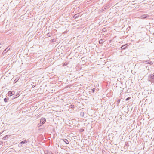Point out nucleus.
<instances>
[{
	"mask_svg": "<svg viewBox=\"0 0 154 154\" xmlns=\"http://www.w3.org/2000/svg\"><path fill=\"white\" fill-rule=\"evenodd\" d=\"M7 100L8 99L6 98H4V102H7Z\"/></svg>",
	"mask_w": 154,
	"mask_h": 154,
	"instance_id": "17",
	"label": "nucleus"
},
{
	"mask_svg": "<svg viewBox=\"0 0 154 154\" xmlns=\"http://www.w3.org/2000/svg\"><path fill=\"white\" fill-rule=\"evenodd\" d=\"M102 31L104 32H105L106 31V30L105 28H103L102 29Z\"/></svg>",
	"mask_w": 154,
	"mask_h": 154,
	"instance_id": "15",
	"label": "nucleus"
},
{
	"mask_svg": "<svg viewBox=\"0 0 154 154\" xmlns=\"http://www.w3.org/2000/svg\"><path fill=\"white\" fill-rule=\"evenodd\" d=\"M149 15L147 14H144L143 15H142L140 17V18L141 19H144L146 18H148L149 17Z\"/></svg>",
	"mask_w": 154,
	"mask_h": 154,
	"instance_id": "3",
	"label": "nucleus"
},
{
	"mask_svg": "<svg viewBox=\"0 0 154 154\" xmlns=\"http://www.w3.org/2000/svg\"><path fill=\"white\" fill-rule=\"evenodd\" d=\"M148 64H150V65H152L153 64V63L151 61H149V60H148Z\"/></svg>",
	"mask_w": 154,
	"mask_h": 154,
	"instance_id": "13",
	"label": "nucleus"
},
{
	"mask_svg": "<svg viewBox=\"0 0 154 154\" xmlns=\"http://www.w3.org/2000/svg\"><path fill=\"white\" fill-rule=\"evenodd\" d=\"M130 99H131V97H128L125 99V101H128V100H129Z\"/></svg>",
	"mask_w": 154,
	"mask_h": 154,
	"instance_id": "18",
	"label": "nucleus"
},
{
	"mask_svg": "<svg viewBox=\"0 0 154 154\" xmlns=\"http://www.w3.org/2000/svg\"><path fill=\"white\" fill-rule=\"evenodd\" d=\"M46 122V119L45 118H42L40 119V122L42 124H43Z\"/></svg>",
	"mask_w": 154,
	"mask_h": 154,
	"instance_id": "4",
	"label": "nucleus"
},
{
	"mask_svg": "<svg viewBox=\"0 0 154 154\" xmlns=\"http://www.w3.org/2000/svg\"><path fill=\"white\" fill-rule=\"evenodd\" d=\"M69 107L71 108H73L74 107V105L72 104L69 106Z\"/></svg>",
	"mask_w": 154,
	"mask_h": 154,
	"instance_id": "11",
	"label": "nucleus"
},
{
	"mask_svg": "<svg viewBox=\"0 0 154 154\" xmlns=\"http://www.w3.org/2000/svg\"><path fill=\"white\" fill-rule=\"evenodd\" d=\"M103 43V40L101 39L99 41V43L100 44H102Z\"/></svg>",
	"mask_w": 154,
	"mask_h": 154,
	"instance_id": "12",
	"label": "nucleus"
},
{
	"mask_svg": "<svg viewBox=\"0 0 154 154\" xmlns=\"http://www.w3.org/2000/svg\"><path fill=\"white\" fill-rule=\"evenodd\" d=\"M95 89L94 88H93L92 89V92H94L95 91Z\"/></svg>",
	"mask_w": 154,
	"mask_h": 154,
	"instance_id": "21",
	"label": "nucleus"
},
{
	"mask_svg": "<svg viewBox=\"0 0 154 154\" xmlns=\"http://www.w3.org/2000/svg\"><path fill=\"white\" fill-rule=\"evenodd\" d=\"M29 142V141H26V140H24L21 141L20 143L19 144V146L20 147H21L22 146V144L26 143L27 142Z\"/></svg>",
	"mask_w": 154,
	"mask_h": 154,
	"instance_id": "2",
	"label": "nucleus"
},
{
	"mask_svg": "<svg viewBox=\"0 0 154 154\" xmlns=\"http://www.w3.org/2000/svg\"><path fill=\"white\" fill-rule=\"evenodd\" d=\"M127 45H128L127 44L125 45H124L121 47V48L122 49H125V48H126Z\"/></svg>",
	"mask_w": 154,
	"mask_h": 154,
	"instance_id": "6",
	"label": "nucleus"
},
{
	"mask_svg": "<svg viewBox=\"0 0 154 154\" xmlns=\"http://www.w3.org/2000/svg\"><path fill=\"white\" fill-rule=\"evenodd\" d=\"M51 33H48L47 34V36L48 37H51Z\"/></svg>",
	"mask_w": 154,
	"mask_h": 154,
	"instance_id": "14",
	"label": "nucleus"
},
{
	"mask_svg": "<svg viewBox=\"0 0 154 154\" xmlns=\"http://www.w3.org/2000/svg\"><path fill=\"white\" fill-rule=\"evenodd\" d=\"M63 65H64V66H66V64H65V63H64V64Z\"/></svg>",
	"mask_w": 154,
	"mask_h": 154,
	"instance_id": "24",
	"label": "nucleus"
},
{
	"mask_svg": "<svg viewBox=\"0 0 154 154\" xmlns=\"http://www.w3.org/2000/svg\"><path fill=\"white\" fill-rule=\"evenodd\" d=\"M79 15V14H76L74 15L73 17L75 18H76L78 17Z\"/></svg>",
	"mask_w": 154,
	"mask_h": 154,
	"instance_id": "9",
	"label": "nucleus"
},
{
	"mask_svg": "<svg viewBox=\"0 0 154 154\" xmlns=\"http://www.w3.org/2000/svg\"><path fill=\"white\" fill-rule=\"evenodd\" d=\"M148 80L152 82H154V74H150L148 78Z\"/></svg>",
	"mask_w": 154,
	"mask_h": 154,
	"instance_id": "1",
	"label": "nucleus"
},
{
	"mask_svg": "<svg viewBox=\"0 0 154 154\" xmlns=\"http://www.w3.org/2000/svg\"><path fill=\"white\" fill-rule=\"evenodd\" d=\"M42 124H41V123L40 122L38 124V127H40L41 126Z\"/></svg>",
	"mask_w": 154,
	"mask_h": 154,
	"instance_id": "16",
	"label": "nucleus"
},
{
	"mask_svg": "<svg viewBox=\"0 0 154 154\" xmlns=\"http://www.w3.org/2000/svg\"><path fill=\"white\" fill-rule=\"evenodd\" d=\"M16 97H16V96H14L13 97V98H16Z\"/></svg>",
	"mask_w": 154,
	"mask_h": 154,
	"instance_id": "23",
	"label": "nucleus"
},
{
	"mask_svg": "<svg viewBox=\"0 0 154 154\" xmlns=\"http://www.w3.org/2000/svg\"><path fill=\"white\" fill-rule=\"evenodd\" d=\"M143 63H146V64H148V60H144L143 61Z\"/></svg>",
	"mask_w": 154,
	"mask_h": 154,
	"instance_id": "10",
	"label": "nucleus"
},
{
	"mask_svg": "<svg viewBox=\"0 0 154 154\" xmlns=\"http://www.w3.org/2000/svg\"><path fill=\"white\" fill-rule=\"evenodd\" d=\"M3 144V143L2 142H0V145L2 146Z\"/></svg>",
	"mask_w": 154,
	"mask_h": 154,
	"instance_id": "19",
	"label": "nucleus"
},
{
	"mask_svg": "<svg viewBox=\"0 0 154 154\" xmlns=\"http://www.w3.org/2000/svg\"><path fill=\"white\" fill-rule=\"evenodd\" d=\"M120 99H119L118 100V102L119 103L120 102Z\"/></svg>",
	"mask_w": 154,
	"mask_h": 154,
	"instance_id": "22",
	"label": "nucleus"
},
{
	"mask_svg": "<svg viewBox=\"0 0 154 154\" xmlns=\"http://www.w3.org/2000/svg\"><path fill=\"white\" fill-rule=\"evenodd\" d=\"M10 49V48H9L8 47H7L5 50L3 51V53H6Z\"/></svg>",
	"mask_w": 154,
	"mask_h": 154,
	"instance_id": "8",
	"label": "nucleus"
},
{
	"mask_svg": "<svg viewBox=\"0 0 154 154\" xmlns=\"http://www.w3.org/2000/svg\"><path fill=\"white\" fill-rule=\"evenodd\" d=\"M14 94V91H13L12 92L11 91H9L8 92V96H12Z\"/></svg>",
	"mask_w": 154,
	"mask_h": 154,
	"instance_id": "5",
	"label": "nucleus"
},
{
	"mask_svg": "<svg viewBox=\"0 0 154 154\" xmlns=\"http://www.w3.org/2000/svg\"><path fill=\"white\" fill-rule=\"evenodd\" d=\"M7 136H5V137H3V139L4 140H5V139H6V138H7Z\"/></svg>",
	"mask_w": 154,
	"mask_h": 154,
	"instance_id": "20",
	"label": "nucleus"
},
{
	"mask_svg": "<svg viewBox=\"0 0 154 154\" xmlns=\"http://www.w3.org/2000/svg\"><path fill=\"white\" fill-rule=\"evenodd\" d=\"M63 140L64 141L66 144H69V143L68 140L66 139H63Z\"/></svg>",
	"mask_w": 154,
	"mask_h": 154,
	"instance_id": "7",
	"label": "nucleus"
}]
</instances>
